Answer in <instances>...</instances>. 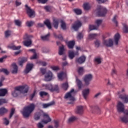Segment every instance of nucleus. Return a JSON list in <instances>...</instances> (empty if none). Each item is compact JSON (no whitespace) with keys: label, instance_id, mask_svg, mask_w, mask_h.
I'll list each match as a JSON object with an SVG mask.
<instances>
[{"label":"nucleus","instance_id":"nucleus-1","mask_svg":"<svg viewBox=\"0 0 128 128\" xmlns=\"http://www.w3.org/2000/svg\"><path fill=\"white\" fill-rule=\"evenodd\" d=\"M117 112H124V116L120 117V120L124 124H128V110L124 111V105L121 102H118L117 106Z\"/></svg>","mask_w":128,"mask_h":128},{"label":"nucleus","instance_id":"nucleus-2","mask_svg":"<svg viewBox=\"0 0 128 128\" xmlns=\"http://www.w3.org/2000/svg\"><path fill=\"white\" fill-rule=\"evenodd\" d=\"M34 108H36V105L34 103H32L29 106L24 107L22 111V114L24 118H30V114L34 110Z\"/></svg>","mask_w":128,"mask_h":128},{"label":"nucleus","instance_id":"nucleus-3","mask_svg":"<svg viewBox=\"0 0 128 128\" xmlns=\"http://www.w3.org/2000/svg\"><path fill=\"white\" fill-rule=\"evenodd\" d=\"M30 87L28 85H24L21 86H18L14 88V92H12V95L15 98L18 96V94L16 93V91L20 92L22 94H28Z\"/></svg>","mask_w":128,"mask_h":128},{"label":"nucleus","instance_id":"nucleus-4","mask_svg":"<svg viewBox=\"0 0 128 128\" xmlns=\"http://www.w3.org/2000/svg\"><path fill=\"white\" fill-rule=\"evenodd\" d=\"M108 12V10L106 8L102 6H98L94 11V14L97 16H106V14Z\"/></svg>","mask_w":128,"mask_h":128},{"label":"nucleus","instance_id":"nucleus-5","mask_svg":"<svg viewBox=\"0 0 128 128\" xmlns=\"http://www.w3.org/2000/svg\"><path fill=\"white\" fill-rule=\"evenodd\" d=\"M45 87L46 90H48L50 92H58V86L54 85L52 86V84H46L44 86Z\"/></svg>","mask_w":128,"mask_h":128},{"label":"nucleus","instance_id":"nucleus-6","mask_svg":"<svg viewBox=\"0 0 128 128\" xmlns=\"http://www.w3.org/2000/svg\"><path fill=\"white\" fill-rule=\"evenodd\" d=\"M25 8L26 10V12H27V14L29 16V18H32L36 16V12L34 10H32L28 4L25 5Z\"/></svg>","mask_w":128,"mask_h":128},{"label":"nucleus","instance_id":"nucleus-7","mask_svg":"<svg viewBox=\"0 0 128 128\" xmlns=\"http://www.w3.org/2000/svg\"><path fill=\"white\" fill-rule=\"evenodd\" d=\"M85 86H89L92 80V74H86L83 78Z\"/></svg>","mask_w":128,"mask_h":128},{"label":"nucleus","instance_id":"nucleus-8","mask_svg":"<svg viewBox=\"0 0 128 128\" xmlns=\"http://www.w3.org/2000/svg\"><path fill=\"white\" fill-rule=\"evenodd\" d=\"M43 118L44 120H42L41 121V122H42V124H48V122H52V118H50L48 114L46 113H43Z\"/></svg>","mask_w":128,"mask_h":128},{"label":"nucleus","instance_id":"nucleus-9","mask_svg":"<svg viewBox=\"0 0 128 128\" xmlns=\"http://www.w3.org/2000/svg\"><path fill=\"white\" fill-rule=\"evenodd\" d=\"M74 92V89L71 90L70 92H68L64 96V98H70V100H72V102H74V96H72V93Z\"/></svg>","mask_w":128,"mask_h":128},{"label":"nucleus","instance_id":"nucleus-10","mask_svg":"<svg viewBox=\"0 0 128 128\" xmlns=\"http://www.w3.org/2000/svg\"><path fill=\"white\" fill-rule=\"evenodd\" d=\"M82 26V22L80 21H76L74 24H72V28L74 30H78V28Z\"/></svg>","mask_w":128,"mask_h":128},{"label":"nucleus","instance_id":"nucleus-11","mask_svg":"<svg viewBox=\"0 0 128 128\" xmlns=\"http://www.w3.org/2000/svg\"><path fill=\"white\" fill-rule=\"evenodd\" d=\"M103 44L108 48H110L114 46V41H112V39H109L108 40H104Z\"/></svg>","mask_w":128,"mask_h":128},{"label":"nucleus","instance_id":"nucleus-12","mask_svg":"<svg viewBox=\"0 0 128 128\" xmlns=\"http://www.w3.org/2000/svg\"><path fill=\"white\" fill-rule=\"evenodd\" d=\"M86 57L84 56H82L78 58H77L76 62L82 64H84V62H86Z\"/></svg>","mask_w":128,"mask_h":128},{"label":"nucleus","instance_id":"nucleus-13","mask_svg":"<svg viewBox=\"0 0 128 128\" xmlns=\"http://www.w3.org/2000/svg\"><path fill=\"white\" fill-rule=\"evenodd\" d=\"M34 64H27L26 66V68L24 71L25 74H28L34 68Z\"/></svg>","mask_w":128,"mask_h":128},{"label":"nucleus","instance_id":"nucleus-14","mask_svg":"<svg viewBox=\"0 0 128 128\" xmlns=\"http://www.w3.org/2000/svg\"><path fill=\"white\" fill-rule=\"evenodd\" d=\"M45 80L46 82H50L51 80H52V72L49 71L46 73Z\"/></svg>","mask_w":128,"mask_h":128},{"label":"nucleus","instance_id":"nucleus-15","mask_svg":"<svg viewBox=\"0 0 128 128\" xmlns=\"http://www.w3.org/2000/svg\"><path fill=\"white\" fill-rule=\"evenodd\" d=\"M60 23V19L58 18H53L52 25L56 30H58V24Z\"/></svg>","mask_w":128,"mask_h":128},{"label":"nucleus","instance_id":"nucleus-16","mask_svg":"<svg viewBox=\"0 0 128 128\" xmlns=\"http://www.w3.org/2000/svg\"><path fill=\"white\" fill-rule=\"evenodd\" d=\"M54 104H55L54 102L52 101V102H50L48 103V104L40 103V104L42 105V108H49V106H54Z\"/></svg>","mask_w":128,"mask_h":128},{"label":"nucleus","instance_id":"nucleus-17","mask_svg":"<svg viewBox=\"0 0 128 128\" xmlns=\"http://www.w3.org/2000/svg\"><path fill=\"white\" fill-rule=\"evenodd\" d=\"M119 98L122 100H124L125 104L128 103V95H126L125 94H120Z\"/></svg>","mask_w":128,"mask_h":128},{"label":"nucleus","instance_id":"nucleus-18","mask_svg":"<svg viewBox=\"0 0 128 128\" xmlns=\"http://www.w3.org/2000/svg\"><path fill=\"white\" fill-rule=\"evenodd\" d=\"M120 34H116L114 36V40L116 46H118V40H120Z\"/></svg>","mask_w":128,"mask_h":128},{"label":"nucleus","instance_id":"nucleus-19","mask_svg":"<svg viewBox=\"0 0 128 128\" xmlns=\"http://www.w3.org/2000/svg\"><path fill=\"white\" fill-rule=\"evenodd\" d=\"M76 83L78 86V90H82V82L78 77H76Z\"/></svg>","mask_w":128,"mask_h":128},{"label":"nucleus","instance_id":"nucleus-20","mask_svg":"<svg viewBox=\"0 0 128 128\" xmlns=\"http://www.w3.org/2000/svg\"><path fill=\"white\" fill-rule=\"evenodd\" d=\"M90 94V89H85L82 91V96L85 100H86L88 96Z\"/></svg>","mask_w":128,"mask_h":128},{"label":"nucleus","instance_id":"nucleus-21","mask_svg":"<svg viewBox=\"0 0 128 128\" xmlns=\"http://www.w3.org/2000/svg\"><path fill=\"white\" fill-rule=\"evenodd\" d=\"M12 67L13 70L12 71V74H18V67L16 64L12 65Z\"/></svg>","mask_w":128,"mask_h":128},{"label":"nucleus","instance_id":"nucleus-22","mask_svg":"<svg viewBox=\"0 0 128 128\" xmlns=\"http://www.w3.org/2000/svg\"><path fill=\"white\" fill-rule=\"evenodd\" d=\"M6 94H8V90L0 88V96H4Z\"/></svg>","mask_w":128,"mask_h":128},{"label":"nucleus","instance_id":"nucleus-23","mask_svg":"<svg viewBox=\"0 0 128 128\" xmlns=\"http://www.w3.org/2000/svg\"><path fill=\"white\" fill-rule=\"evenodd\" d=\"M76 114H82L84 112V109L82 106H77L76 110Z\"/></svg>","mask_w":128,"mask_h":128},{"label":"nucleus","instance_id":"nucleus-24","mask_svg":"<svg viewBox=\"0 0 128 128\" xmlns=\"http://www.w3.org/2000/svg\"><path fill=\"white\" fill-rule=\"evenodd\" d=\"M26 62H28V59L26 58L22 57L18 58L19 64H24Z\"/></svg>","mask_w":128,"mask_h":128},{"label":"nucleus","instance_id":"nucleus-25","mask_svg":"<svg viewBox=\"0 0 128 128\" xmlns=\"http://www.w3.org/2000/svg\"><path fill=\"white\" fill-rule=\"evenodd\" d=\"M8 112V110L4 107L0 108V116H4V114H6Z\"/></svg>","mask_w":128,"mask_h":128},{"label":"nucleus","instance_id":"nucleus-26","mask_svg":"<svg viewBox=\"0 0 128 128\" xmlns=\"http://www.w3.org/2000/svg\"><path fill=\"white\" fill-rule=\"evenodd\" d=\"M32 43V42L31 40H26L23 42V44H24V46H27V47L30 46Z\"/></svg>","mask_w":128,"mask_h":128},{"label":"nucleus","instance_id":"nucleus-27","mask_svg":"<svg viewBox=\"0 0 128 128\" xmlns=\"http://www.w3.org/2000/svg\"><path fill=\"white\" fill-rule=\"evenodd\" d=\"M44 24H46L49 30H52V24H50V20H46L44 22Z\"/></svg>","mask_w":128,"mask_h":128},{"label":"nucleus","instance_id":"nucleus-28","mask_svg":"<svg viewBox=\"0 0 128 128\" xmlns=\"http://www.w3.org/2000/svg\"><path fill=\"white\" fill-rule=\"evenodd\" d=\"M74 44H76V42H74V40L70 41L69 42H68V46L69 48H74Z\"/></svg>","mask_w":128,"mask_h":128},{"label":"nucleus","instance_id":"nucleus-29","mask_svg":"<svg viewBox=\"0 0 128 128\" xmlns=\"http://www.w3.org/2000/svg\"><path fill=\"white\" fill-rule=\"evenodd\" d=\"M83 8L84 10H88L92 8L90 5V4L88 3H84L83 5Z\"/></svg>","mask_w":128,"mask_h":128},{"label":"nucleus","instance_id":"nucleus-30","mask_svg":"<svg viewBox=\"0 0 128 128\" xmlns=\"http://www.w3.org/2000/svg\"><path fill=\"white\" fill-rule=\"evenodd\" d=\"M50 33H48V34H47L46 36H42L41 40H42L48 42V40H50Z\"/></svg>","mask_w":128,"mask_h":128},{"label":"nucleus","instance_id":"nucleus-31","mask_svg":"<svg viewBox=\"0 0 128 128\" xmlns=\"http://www.w3.org/2000/svg\"><path fill=\"white\" fill-rule=\"evenodd\" d=\"M0 72H4V74H6V76H8V74H10V72L8 71V70L4 68H2L0 69Z\"/></svg>","mask_w":128,"mask_h":128},{"label":"nucleus","instance_id":"nucleus-32","mask_svg":"<svg viewBox=\"0 0 128 128\" xmlns=\"http://www.w3.org/2000/svg\"><path fill=\"white\" fill-rule=\"evenodd\" d=\"M78 72L80 76H82L84 71V67H80L78 68Z\"/></svg>","mask_w":128,"mask_h":128},{"label":"nucleus","instance_id":"nucleus-33","mask_svg":"<svg viewBox=\"0 0 128 128\" xmlns=\"http://www.w3.org/2000/svg\"><path fill=\"white\" fill-rule=\"evenodd\" d=\"M40 116H42V114L40 113V112H36L34 115L35 120H38L40 118Z\"/></svg>","mask_w":128,"mask_h":128},{"label":"nucleus","instance_id":"nucleus-34","mask_svg":"<svg viewBox=\"0 0 128 128\" xmlns=\"http://www.w3.org/2000/svg\"><path fill=\"white\" fill-rule=\"evenodd\" d=\"M61 22V28L63 30H66V22L62 20L60 21Z\"/></svg>","mask_w":128,"mask_h":128},{"label":"nucleus","instance_id":"nucleus-35","mask_svg":"<svg viewBox=\"0 0 128 128\" xmlns=\"http://www.w3.org/2000/svg\"><path fill=\"white\" fill-rule=\"evenodd\" d=\"M68 57L70 60L74 59V51H69Z\"/></svg>","mask_w":128,"mask_h":128},{"label":"nucleus","instance_id":"nucleus-36","mask_svg":"<svg viewBox=\"0 0 128 128\" xmlns=\"http://www.w3.org/2000/svg\"><path fill=\"white\" fill-rule=\"evenodd\" d=\"M64 46L60 47L59 51H58V54L60 56H62L64 54Z\"/></svg>","mask_w":128,"mask_h":128},{"label":"nucleus","instance_id":"nucleus-37","mask_svg":"<svg viewBox=\"0 0 128 128\" xmlns=\"http://www.w3.org/2000/svg\"><path fill=\"white\" fill-rule=\"evenodd\" d=\"M73 12L76 14L80 15L82 14V10L78 8H74L73 10Z\"/></svg>","mask_w":128,"mask_h":128},{"label":"nucleus","instance_id":"nucleus-38","mask_svg":"<svg viewBox=\"0 0 128 128\" xmlns=\"http://www.w3.org/2000/svg\"><path fill=\"white\" fill-rule=\"evenodd\" d=\"M62 88L64 90H67L68 88V83L66 82L62 84Z\"/></svg>","mask_w":128,"mask_h":128},{"label":"nucleus","instance_id":"nucleus-39","mask_svg":"<svg viewBox=\"0 0 128 128\" xmlns=\"http://www.w3.org/2000/svg\"><path fill=\"white\" fill-rule=\"evenodd\" d=\"M48 94V93L44 91H41L39 93V95L41 98H44V96H46Z\"/></svg>","mask_w":128,"mask_h":128},{"label":"nucleus","instance_id":"nucleus-40","mask_svg":"<svg viewBox=\"0 0 128 128\" xmlns=\"http://www.w3.org/2000/svg\"><path fill=\"white\" fill-rule=\"evenodd\" d=\"M53 34H54V38H58V40H64V38L60 34L58 35V36H57L56 33L54 32Z\"/></svg>","mask_w":128,"mask_h":128},{"label":"nucleus","instance_id":"nucleus-41","mask_svg":"<svg viewBox=\"0 0 128 128\" xmlns=\"http://www.w3.org/2000/svg\"><path fill=\"white\" fill-rule=\"evenodd\" d=\"M78 120V118H76V117L74 116H72L69 118V119L68 120V122L69 123L74 122V120Z\"/></svg>","mask_w":128,"mask_h":128},{"label":"nucleus","instance_id":"nucleus-42","mask_svg":"<svg viewBox=\"0 0 128 128\" xmlns=\"http://www.w3.org/2000/svg\"><path fill=\"white\" fill-rule=\"evenodd\" d=\"M34 22L33 21H27L26 22V26L28 28H30V26H34Z\"/></svg>","mask_w":128,"mask_h":128},{"label":"nucleus","instance_id":"nucleus-43","mask_svg":"<svg viewBox=\"0 0 128 128\" xmlns=\"http://www.w3.org/2000/svg\"><path fill=\"white\" fill-rule=\"evenodd\" d=\"M36 90H34V92L32 94H31L30 96V100H32L34 96H36Z\"/></svg>","mask_w":128,"mask_h":128},{"label":"nucleus","instance_id":"nucleus-44","mask_svg":"<svg viewBox=\"0 0 128 128\" xmlns=\"http://www.w3.org/2000/svg\"><path fill=\"white\" fill-rule=\"evenodd\" d=\"M102 20H97L95 22V24H96V26H97L98 28L100 27V26L102 24Z\"/></svg>","mask_w":128,"mask_h":128},{"label":"nucleus","instance_id":"nucleus-45","mask_svg":"<svg viewBox=\"0 0 128 128\" xmlns=\"http://www.w3.org/2000/svg\"><path fill=\"white\" fill-rule=\"evenodd\" d=\"M116 74V76L118 74V71L116 68H113L112 70L111 76L114 77V76Z\"/></svg>","mask_w":128,"mask_h":128},{"label":"nucleus","instance_id":"nucleus-46","mask_svg":"<svg viewBox=\"0 0 128 128\" xmlns=\"http://www.w3.org/2000/svg\"><path fill=\"white\" fill-rule=\"evenodd\" d=\"M15 110H16L14 108H12L11 109L9 115V119L10 120V118H12V116H14V114Z\"/></svg>","mask_w":128,"mask_h":128},{"label":"nucleus","instance_id":"nucleus-47","mask_svg":"<svg viewBox=\"0 0 128 128\" xmlns=\"http://www.w3.org/2000/svg\"><path fill=\"white\" fill-rule=\"evenodd\" d=\"M98 28L96 26H94V25L89 26V30H98Z\"/></svg>","mask_w":128,"mask_h":128},{"label":"nucleus","instance_id":"nucleus-48","mask_svg":"<svg viewBox=\"0 0 128 128\" xmlns=\"http://www.w3.org/2000/svg\"><path fill=\"white\" fill-rule=\"evenodd\" d=\"M4 34L6 38H8V36H10V34H12V31L10 30H7L5 31Z\"/></svg>","mask_w":128,"mask_h":128},{"label":"nucleus","instance_id":"nucleus-49","mask_svg":"<svg viewBox=\"0 0 128 128\" xmlns=\"http://www.w3.org/2000/svg\"><path fill=\"white\" fill-rule=\"evenodd\" d=\"M4 104H8V100L5 98H0V106H2Z\"/></svg>","mask_w":128,"mask_h":128},{"label":"nucleus","instance_id":"nucleus-50","mask_svg":"<svg viewBox=\"0 0 128 128\" xmlns=\"http://www.w3.org/2000/svg\"><path fill=\"white\" fill-rule=\"evenodd\" d=\"M64 76V73L62 72L58 74V76L59 80H62V76Z\"/></svg>","mask_w":128,"mask_h":128},{"label":"nucleus","instance_id":"nucleus-51","mask_svg":"<svg viewBox=\"0 0 128 128\" xmlns=\"http://www.w3.org/2000/svg\"><path fill=\"white\" fill-rule=\"evenodd\" d=\"M78 40H82L84 38V34L82 32H79L77 36Z\"/></svg>","mask_w":128,"mask_h":128},{"label":"nucleus","instance_id":"nucleus-52","mask_svg":"<svg viewBox=\"0 0 128 128\" xmlns=\"http://www.w3.org/2000/svg\"><path fill=\"white\" fill-rule=\"evenodd\" d=\"M94 62L98 64H102V59L100 57L96 58H94Z\"/></svg>","mask_w":128,"mask_h":128},{"label":"nucleus","instance_id":"nucleus-53","mask_svg":"<svg viewBox=\"0 0 128 128\" xmlns=\"http://www.w3.org/2000/svg\"><path fill=\"white\" fill-rule=\"evenodd\" d=\"M50 68L54 72H58V70H60V67L58 66H51Z\"/></svg>","mask_w":128,"mask_h":128},{"label":"nucleus","instance_id":"nucleus-54","mask_svg":"<svg viewBox=\"0 0 128 128\" xmlns=\"http://www.w3.org/2000/svg\"><path fill=\"white\" fill-rule=\"evenodd\" d=\"M96 36H98V34H90L88 35V38L90 40H94V38H96Z\"/></svg>","mask_w":128,"mask_h":128},{"label":"nucleus","instance_id":"nucleus-55","mask_svg":"<svg viewBox=\"0 0 128 128\" xmlns=\"http://www.w3.org/2000/svg\"><path fill=\"white\" fill-rule=\"evenodd\" d=\"M123 32H125V34H128V28L126 24H124Z\"/></svg>","mask_w":128,"mask_h":128},{"label":"nucleus","instance_id":"nucleus-56","mask_svg":"<svg viewBox=\"0 0 128 128\" xmlns=\"http://www.w3.org/2000/svg\"><path fill=\"white\" fill-rule=\"evenodd\" d=\"M14 22L16 26H20L22 24V22L20 20H14Z\"/></svg>","mask_w":128,"mask_h":128},{"label":"nucleus","instance_id":"nucleus-57","mask_svg":"<svg viewBox=\"0 0 128 128\" xmlns=\"http://www.w3.org/2000/svg\"><path fill=\"white\" fill-rule=\"evenodd\" d=\"M38 58V54L36 52L34 53V54L30 58V60H36Z\"/></svg>","mask_w":128,"mask_h":128},{"label":"nucleus","instance_id":"nucleus-58","mask_svg":"<svg viewBox=\"0 0 128 128\" xmlns=\"http://www.w3.org/2000/svg\"><path fill=\"white\" fill-rule=\"evenodd\" d=\"M3 120L4 122V124H6V126H8V124H9L10 121L8 120V118H4Z\"/></svg>","mask_w":128,"mask_h":128},{"label":"nucleus","instance_id":"nucleus-59","mask_svg":"<svg viewBox=\"0 0 128 128\" xmlns=\"http://www.w3.org/2000/svg\"><path fill=\"white\" fill-rule=\"evenodd\" d=\"M117 16H118L116 15H115L112 20L113 22H114V24H116V26H118V21L116 20Z\"/></svg>","mask_w":128,"mask_h":128},{"label":"nucleus","instance_id":"nucleus-60","mask_svg":"<svg viewBox=\"0 0 128 128\" xmlns=\"http://www.w3.org/2000/svg\"><path fill=\"white\" fill-rule=\"evenodd\" d=\"M95 46L96 48H98L100 46V41L98 40H96V42H94Z\"/></svg>","mask_w":128,"mask_h":128},{"label":"nucleus","instance_id":"nucleus-61","mask_svg":"<svg viewBox=\"0 0 128 128\" xmlns=\"http://www.w3.org/2000/svg\"><path fill=\"white\" fill-rule=\"evenodd\" d=\"M11 48L13 49L14 50H20V46H13L11 47Z\"/></svg>","mask_w":128,"mask_h":128},{"label":"nucleus","instance_id":"nucleus-62","mask_svg":"<svg viewBox=\"0 0 128 128\" xmlns=\"http://www.w3.org/2000/svg\"><path fill=\"white\" fill-rule=\"evenodd\" d=\"M44 9L47 12H50V10H52V8L50 6H45L44 7Z\"/></svg>","mask_w":128,"mask_h":128},{"label":"nucleus","instance_id":"nucleus-63","mask_svg":"<svg viewBox=\"0 0 128 128\" xmlns=\"http://www.w3.org/2000/svg\"><path fill=\"white\" fill-rule=\"evenodd\" d=\"M54 128H58V126H59V124H58V120H54Z\"/></svg>","mask_w":128,"mask_h":128},{"label":"nucleus","instance_id":"nucleus-64","mask_svg":"<svg viewBox=\"0 0 128 128\" xmlns=\"http://www.w3.org/2000/svg\"><path fill=\"white\" fill-rule=\"evenodd\" d=\"M44 24L42 23H38L36 26V28H44Z\"/></svg>","mask_w":128,"mask_h":128}]
</instances>
